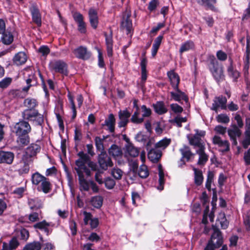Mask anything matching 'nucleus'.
I'll return each mask as SVG.
<instances>
[{
    "label": "nucleus",
    "instance_id": "1",
    "mask_svg": "<svg viewBox=\"0 0 250 250\" xmlns=\"http://www.w3.org/2000/svg\"><path fill=\"white\" fill-rule=\"evenodd\" d=\"M79 159L75 161L76 167L75 170L76 171L78 176H84L85 173L87 176H91V170L86 166V164L89 160L88 156L83 151L78 153Z\"/></svg>",
    "mask_w": 250,
    "mask_h": 250
},
{
    "label": "nucleus",
    "instance_id": "2",
    "mask_svg": "<svg viewBox=\"0 0 250 250\" xmlns=\"http://www.w3.org/2000/svg\"><path fill=\"white\" fill-rule=\"evenodd\" d=\"M31 181L33 185L39 186L37 188L38 191L48 193L51 190V184L48 179L38 172L32 174Z\"/></svg>",
    "mask_w": 250,
    "mask_h": 250
},
{
    "label": "nucleus",
    "instance_id": "3",
    "mask_svg": "<svg viewBox=\"0 0 250 250\" xmlns=\"http://www.w3.org/2000/svg\"><path fill=\"white\" fill-rule=\"evenodd\" d=\"M213 233L211 235V239L208 242L205 250H214L219 248L223 244V239L221 231L215 226H212Z\"/></svg>",
    "mask_w": 250,
    "mask_h": 250
},
{
    "label": "nucleus",
    "instance_id": "4",
    "mask_svg": "<svg viewBox=\"0 0 250 250\" xmlns=\"http://www.w3.org/2000/svg\"><path fill=\"white\" fill-rule=\"evenodd\" d=\"M209 70L213 77L217 82L224 80V75L223 68L219 65L218 62L214 56L211 57Z\"/></svg>",
    "mask_w": 250,
    "mask_h": 250
},
{
    "label": "nucleus",
    "instance_id": "5",
    "mask_svg": "<svg viewBox=\"0 0 250 250\" xmlns=\"http://www.w3.org/2000/svg\"><path fill=\"white\" fill-rule=\"evenodd\" d=\"M196 133L194 135H188L187 138L189 144L198 147V149L205 148V144L202 142L201 138L205 135L206 132L203 130H195Z\"/></svg>",
    "mask_w": 250,
    "mask_h": 250
},
{
    "label": "nucleus",
    "instance_id": "6",
    "mask_svg": "<svg viewBox=\"0 0 250 250\" xmlns=\"http://www.w3.org/2000/svg\"><path fill=\"white\" fill-rule=\"evenodd\" d=\"M22 117L25 120L36 121L39 125L43 122V116L39 114L37 110L33 109L25 110L22 112Z\"/></svg>",
    "mask_w": 250,
    "mask_h": 250
},
{
    "label": "nucleus",
    "instance_id": "7",
    "mask_svg": "<svg viewBox=\"0 0 250 250\" xmlns=\"http://www.w3.org/2000/svg\"><path fill=\"white\" fill-rule=\"evenodd\" d=\"M40 149L41 147L39 145L31 144L26 148L25 153L22 158H24L26 162H33L35 157L40 152Z\"/></svg>",
    "mask_w": 250,
    "mask_h": 250
},
{
    "label": "nucleus",
    "instance_id": "8",
    "mask_svg": "<svg viewBox=\"0 0 250 250\" xmlns=\"http://www.w3.org/2000/svg\"><path fill=\"white\" fill-rule=\"evenodd\" d=\"M49 66L50 69L55 72H59L63 75L67 74L66 64L61 61H56L51 62Z\"/></svg>",
    "mask_w": 250,
    "mask_h": 250
},
{
    "label": "nucleus",
    "instance_id": "9",
    "mask_svg": "<svg viewBox=\"0 0 250 250\" xmlns=\"http://www.w3.org/2000/svg\"><path fill=\"white\" fill-rule=\"evenodd\" d=\"M14 129L17 135L27 134L31 131L30 125L25 121H21L17 123Z\"/></svg>",
    "mask_w": 250,
    "mask_h": 250
},
{
    "label": "nucleus",
    "instance_id": "10",
    "mask_svg": "<svg viewBox=\"0 0 250 250\" xmlns=\"http://www.w3.org/2000/svg\"><path fill=\"white\" fill-rule=\"evenodd\" d=\"M98 162L100 167L104 170H106L108 167H111L113 165L111 159L104 152H101L99 155Z\"/></svg>",
    "mask_w": 250,
    "mask_h": 250
},
{
    "label": "nucleus",
    "instance_id": "11",
    "mask_svg": "<svg viewBox=\"0 0 250 250\" xmlns=\"http://www.w3.org/2000/svg\"><path fill=\"white\" fill-rule=\"evenodd\" d=\"M212 141L214 144L218 146L220 151L225 152L229 150L230 144L228 141L223 140L220 137L215 135L213 138Z\"/></svg>",
    "mask_w": 250,
    "mask_h": 250
},
{
    "label": "nucleus",
    "instance_id": "12",
    "mask_svg": "<svg viewBox=\"0 0 250 250\" xmlns=\"http://www.w3.org/2000/svg\"><path fill=\"white\" fill-rule=\"evenodd\" d=\"M74 55L77 58L82 60L88 59L91 56V53L86 47L80 46L73 51Z\"/></svg>",
    "mask_w": 250,
    "mask_h": 250
},
{
    "label": "nucleus",
    "instance_id": "13",
    "mask_svg": "<svg viewBox=\"0 0 250 250\" xmlns=\"http://www.w3.org/2000/svg\"><path fill=\"white\" fill-rule=\"evenodd\" d=\"M227 101V100L226 97L222 96L215 97L213 100V103H212L211 109L212 110L215 111L216 112L219 108L225 109L226 108Z\"/></svg>",
    "mask_w": 250,
    "mask_h": 250
},
{
    "label": "nucleus",
    "instance_id": "14",
    "mask_svg": "<svg viewBox=\"0 0 250 250\" xmlns=\"http://www.w3.org/2000/svg\"><path fill=\"white\" fill-rule=\"evenodd\" d=\"M15 157L14 154L10 151H0V164H11Z\"/></svg>",
    "mask_w": 250,
    "mask_h": 250
},
{
    "label": "nucleus",
    "instance_id": "15",
    "mask_svg": "<svg viewBox=\"0 0 250 250\" xmlns=\"http://www.w3.org/2000/svg\"><path fill=\"white\" fill-rule=\"evenodd\" d=\"M140 150L132 144H128L125 146V156L136 157L139 155Z\"/></svg>",
    "mask_w": 250,
    "mask_h": 250
},
{
    "label": "nucleus",
    "instance_id": "16",
    "mask_svg": "<svg viewBox=\"0 0 250 250\" xmlns=\"http://www.w3.org/2000/svg\"><path fill=\"white\" fill-rule=\"evenodd\" d=\"M174 91L170 92L171 98L175 101L180 102L181 100H184L186 102L188 101V98L184 92L181 91L178 86L177 88H173Z\"/></svg>",
    "mask_w": 250,
    "mask_h": 250
},
{
    "label": "nucleus",
    "instance_id": "17",
    "mask_svg": "<svg viewBox=\"0 0 250 250\" xmlns=\"http://www.w3.org/2000/svg\"><path fill=\"white\" fill-rule=\"evenodd\" d=\"M88 17L91 26L96 29L99 22L97 11L93 8H90L88 11Z\"/></svg>",
    "mask_w": 250,
    "mask_h": 250
},
{
    "label": "nucleus",
    "instance_id": "18",
    "mask_svg": "<svg viewBox=\"0 0 250 250\" xmlns=\"http://www.w3.org/2000/svg\"><path fill=\"white\" fill-rule=\"evenodd\" d=\"M130 116V113L127 110H121L119 112L120 122L118 123L119 127H125L128 123V118Z\"/></svg>",
    "mask_w": 250,
    "mask_h": 250
},
{
    "label": "nucleus",
    "instance_id": "19",
    "mask_svg": "<svg viewBox=\"0 0 250 250\" xmlns=\"http://www.w3.org/2000/svg\"><path fill=\"white\" fill-rule=\"evenodd\" d=\"M130 13L129 12H126L123 15V20L121 22V27L123 29H125L127 34H128L130 31L132 26V22L130 20Z\"/></svg>",
    "mask_w": 250,
    "mask_h": 250
},
{
    "label": "nucleus",
    "instance_id": "20",
    "mask_svg": "<svg viewBox=\"0 0 250 250\" xmlns=\"http://www.w3.org/2000/svg\"><path fill=\"white\" fill-rule=\"evenodd\" d=\"M167 75L170 82V84L173 88H177L179 86L180 78L178 74L173 70L168 71Z\"/></svg>",
    "mask_w": 250,
    "mask_h": 250
},
{
    "label": "nucleus",
    "instance_id": "21",
    "mask_svg": "<svg viewBox=\"0 0 250 250\" xmlns=\"http://www.w3.org/2000/svg\"><path fill=\"white\" fill-rule=\"evenodd\" d=\"M104 36L105 38L107 54L109 57H111L113 55V39L112 32L110 31L109 34L104 33Z\"/></svg>",
    "mask_w": 250,
    "mask_h": 250
},
{
    "label": "nucleus",
    "instance_id": "22",
    "mask_svg": "<svg viewBox=\"0 0 250 250\" xmlns=\"http://www.w3.org/2000/svg\"><path fill=\"white\" fill-rule=\"evenodd\" d=\"M161 156V151L156 148L151 149L148 153V159L153 163L157 162Z\"/></svg>",
    "mask_w": 250,
    "mask_h": 250
},
{
    "label": "nucleus",
    "instance_id": "23",
    "mask_svg": "<svg viewBox=\"0 0 250 250\" xmlns=\"http://www.w3.org/2000/svg\"><path fill=\"white\" fill-rule=\"evenodd\" d=\"M194 171V184L197 186H199L202 184L204 180V176L202 170L196 168H193Z\"/></svg>",
    "mask_w": 250,
    "mask_h": 250
},
{
    "label": "nucleus",
    "instance_id": "24",
    "mask_svg": "<svg viewBox=\"0 0 250 250\" xmlns=\"http://www.w3.org/2000/svg\"><path fill=\"white\" fill-rule=\"evenodd\" d=\"M109 155L115 159H118L122 157L123 152L121 148L116 145H112L108 149Z\"/></svg>",
    "mask_w": 250,
    "mask_h": 250
},
{
    "label": "nucleus",
    "instance_id": "25",
    "mask_svg": "<svg viewBox=\"0 0 250 250\" xmlns=\"http://www.w3.org/2000/svg\"><path fill=\"white\" fill-rule=\"evenodd\" d=\"M32 16V19L38 26L41 25V17L39 9L35 6H32L30 8Z\"/></svg>",
    "mask_w": 250,
    "mask_h": 250
},
{
    "label": "nucleus",
    "instance_id": "26",
    "mask_svg": "<svg viewBox=\"0 0 250 250\" xmlns=\"http://www.w3.org/2000/svg\"><path fill=\"white\" fill-rule=\"evenodd\" d=\"M180 151L182 154V157L181 161L182 162V159H186L187 161H189L190 158L194 156V154L192 153L190 148L187 146H184L182 148L180 149Z\"/></svg>",
    "mask_w": 250,
    "mask_h": 250
},
{
    "label": "nucleus",
    "instance_id": "27",
    "mask_svg": "<svg viewBox=\"0 0 250 250\" xmlns=\"http://www.w3.org/2000/svg\"><path fill=\"white\" fill-rule=\"evenodd\" d=\"M50 226V223L47 222L45 220L37 223L34 225V227L35 229L44 231L47 235L50 233V230L49 229Z\"/></svg>",
    "mask_w": 250,
    "mask_h": 250
},
{
    "label": "nucleus",
    "instance_id": "28",
    "mask_svg": "<svg viewBox=\"0 0 250 250\" xmlns=\"http://www.w3.org/2000/svg\"><path fill=\"white\" fill-rule=\"evenodd\" d=\"M115 125V119L112 114H110L104 121V125L107 127L108 130L111 133L114 132Z\"/></svg>",
    "mask_w": 250,
    "mask_h": 250
},
{
    "label": "nucleus",
    "instance_id": "29",
    "mask_svg": "<svg viewBox=\"0 0 250 250\" xmlns=\"http://www.w3.org/2000/svg\"><path fill=\"white\" fill-rule=\"evenodd\" d=\"M228 135L229 138L240 137L242 131L236 125H231V128L228 130Z\"/></svg>",
    "mask_w": 250,
    "mask_h": 250
},
{
    "label": "nucleus",
    "instance_id": "30",
    "mask_svg": "<svg viewBox=\"0 0 250 250\" xmlns=\"http://www.w3.org/2000/svg\"><path fill=\"white\" fill-rule=\"evenodd\" d=\"M154 111L159 115H162L167 112V109L163 102H157L153 104Z\"/></svg>",
    "mask_w": 250,
    "mask_h": 250
},
{
    "label": "nucleus",
    "instance_id": "31",
    "mask_svg": "<svg viewBox=\"0 0 250 250\" xmlns=\"http://www.w3.org/2000/svg\"><path fill=\"white\" fill-rule=\"evenodd\" d=\"M27 60L26 54L22 52L17 53L13 59L14 62L17 65H21L25 62Z\"/></svg>",
    "mask_w": 250,
    "mask_h": 250
},
{
    "label": "nucleus",
    "instance_id": "32",
    "mask_svg": "<svg viewBox=\"0 0 250 250\" xmlns=\"http://www.w3.org/2000/svg\"><path fill=\"white\" fill-rule=\"evenodd\" d=\"M198 3L202 6L206 7L212 11H215L216 9L214 5L216 3V0H197Z\"/></svg>",
    "mask_w": 250,
    "mask_h": 250
},
{
    "label": "nucleus",
    "instance_id": "33",
    "mask_svg": "<svg viewBox=\"0 0 250 250\" xmlns=\"http://www.w3.org/2000/svg\"><path fill=\"white\" fill-rule=\"evenodd\" d=\"M227 73L228 76L232 79L233 81L236 82L240 76V72L236 70L234 67L228 66L227 67Z\"/></svg>",
    "mask_w": 250,
    "mask_h": 250
},
{
    "label": "nucleus",
    "instance_id": "34",
    "mask_svg": "<svg viewBox=\"0 0 250 250\" xmlns=\"http://www.w3.org/2000/svg\"><path fill=\"white\" fill-rule=\"evenodd\" d=\"M205 148H200L196 150V153L199 155L198 164L204 165L208 160V156L205 153Z\"/></svg>",
    "mask_w": 250,
    "mask_h": 250
},
{
    "label": "nucleus",
    "instance_id": "35",
    "mask_svg": "<svg viewBox=\"0 0 250 250\" xmlns=\"http://www.w3.org/2000/svg\"><path fill=\"white\" fill-rule=\"evenodd\" d=\"M81 190L88 191L90 187V181L88 182L84 178V176H78Z\"/></svg>",
    "mask_w": 250,
    "mask_h": 250
},
{
    "label": "nucleus",
    "instance_id": "36",
    "mask_svg": "<svg viewBox=\"0 0 250 250\" xmlns=\"http://www.w3.org/2000/svg\"><path fill=\"white\" fill-rule=\"evenodd\" d=\"M162 39L163 36H159L155 39L152 47L151 55L152 57H154L156 55L158 50L161 43Z\"/></svg>",
    "mask_w": 250,
    "mask_h": 250
},
{
    "label": "nucleus",
    "instance_id": "37",
    "mask_svg": "<svg viewBox=\"0 0 250 250\" xmlns=\"http://www.w3.org/2000/svg\"><path fill=\"white\" fill-rule=\"evenodd\" d=\"M194 47V44L191 41H187L181 44L179 52L182 54L184 52L192 49Z\"/></svg>",
    "mask_w": 250,
    "mask_h": 250
},
{
    "label": "nucleus",
    "instance_id": "38",
    "mask_svg": "<svg viewBox=\"0 0 250 250\" xmlns=\"http://www.w3.org/2000/svg\"><path fill=\"white\" fill-rule=\"evenodd\" d=\"M159 170V186L157 187V188L162 190L164 188V185L165 183L164 181V173L162 169L161 165H159L158 167Z\"/></svg>",
    "mask_w": 250,
    "mask_h": 250
},
{
    "label": "nucleus",
    "instance_id": "39",
    "mask_svg": "<svg viewBox=\"0 0 250 250\" xmlns=\"http://www.w3.org/2000/svg\"><path fill=\"white\" fill-rule=\"evenodd\" d=\"M170 142L171 140L170 139L165 138L157 142L155 146L156 148L164 149L170 144Z\"/></svg>",
    "mask_w": 250,
    "mask_h": 250
},
{
    "label": "nucleus",
    "instance_id": "40",
    "mask_svg": "<svg viewBox=\"0 0 250 250\" xmlns=\"http://www.w3.org/2000/svg\"><path fill=\"white\" fill-rule=\"evenodd\" d=\"M42 245L39 242L34 241L27 244L23 250H40Z\"/></svg>",
    "mask_w": 250,
    "mask_h": 250
},
{
    "label": "nucleus",
    "instance_id": "41",
    "mask_svg": "<svg viewBox=\"0 0 250 250\" xmlns=\"http://www.w3.org/2000/svg\"><path fill=\"white\" fill-rule=\"evenodd\" d=\"M2 34L1 40L2 42L5 44H10L13 41V37L11 33L9 32H5Z\"/></svg>",
    "mask_w": 250,
    "mask_h": 250
},
{
    "label": "nucleus",
    "instance_id": "42",
    "mask_svg": "<svg viewBox=\"0 0 250 250\" xmlns=\"http://www.w3.org/2000/svg\"><path fill=\"white\" fill-rule=\"evenodd\" d=\"M103 199L100 196L93 197L91 200L92 205L96 208H100L103 204Z\"/></svg>",
    "mask_w": 250,
    "mask_h": 250
},
{
    "label": "nucleus",
    "instance_id": "43",
    "mask_svg": "<svg viewBox=\"0 0 250 250\" xmlns=\"http://www.w3.org/2000/svg\"><path fill=\"white\" fill-rule=\"evenodd\" d=\"M24 105L28 108V109L34 108L38 104L36 100L32 98H27L24 101Z\"/></svg>",
    "mask_w": 250,
    "mask_h": 250
},
{
    "label": "nucleus",
    "instance_id": "44",
    "mask_svg": "<svg viewBox=\"0 0 250 250\" xmlns=\"http://www.w3.org/2000/svg\"><path fill=\"white\" fill-rule=\"evenodd\" d=\"M137 174L141 178H146L149 175L146 166L144 165H141Z\"/></svg>",
    "mask_w": 250,
    "mask_h": 250
},
{
    "label": "nucleus",
    "instance_id": "45",
    "mask_svg": "<svg viewBox=\"0 0 250 250\" xmlns=\"http://www.w3.org/2000/svg\"><path fill=\"white\" fill-rule=\"evenodd\" d=\"M17 142L22 146L27 145L29 143V137L27 134L18 135Z\"/></svg>",
    "mask_w": 250,
    "mask_h": 250
},
{
    "label": "nucleus",
    "instance_id": "46",
    "mask_svg": "<svg viewBox=\"0 0 250 250\" xmlns=\"http://www.w3.org/2000/svg\"><path fill=\"white\" fill-rule=\"evenodd\" d=\"M139 116V111H135L131 118V121L136 124L142 123L144 121V118L143 117H140Z\"/></svg>",
    "mask_w": 250,
    "mask_h": 250
},
{
    "label": "nucleus",
    "instance_id": "47",
    "mask_svg": "<svg viewBox=\"0 0 250 250\" xmlns=\"http://www.w3.org/2000/svg\"><path fill=\"white\" fill-rule=\"evenodd\" d=\"M187 121V117H182L180 116H177L173 120L170 121V122L173 124H176L178 127L182 126V123H185Z\"/></svg>",
    "mask_w": 250,
    "mask_h": 250
},
{
    "label": "nucleus",
    "instance_id": "48",
    "mask_svg": "<svg viewBox=\"0 0 250 250\" xmlns=\"http://www.w3.org/2000/svg\"><path fill=\"white\" fill-rule=\"evenodd\" d=\"M213 172L211 171H208V177L206 182V188L209 191L211 190V185L213 182Z\"/></svg>",
    "mask_w": 250,
    "mask_h": 250
},
{
    "label": "nucleus",
    "instance_id": "49",
    "mask_svg": "<svg viewBox=\"0 0 250 250\" xmlns=\"http://www.w3.org/2000/svg\"><path fill=\"white\" fill-rule=\"evenodd\" d=\"M67 96H68V100H69V103H70V105H71V109L72 110V112H73L72 118H75L76 117V116L77 112H76V107H75L74 101V100H73V97L71 95V94H70V92H68Z\"/></svg>",
    "mask_w": 250,
    "mask_h": 250
},
{
    "label": "nucleus",
    "instance_id": "50",
    "mask_svg": "<svg viewBox=\"0 0 250 250\" xmlns=\"http://www.w3.org/2000/svg\"><path fill=\"white\" fill-rule=\"evenodd\" d=\"M123 171L117 167L114 168L111 171V174L114 178L117 180H120L122 178L123 176Z\"/></svg>",
    "mask_w": 250,
    "mask_h": 250
},
{
    "label": "nucleus",
    "instance_id": "51",
    "mask_svg": "<svg viewBox=\"0 0 250 250\" xmlns=\"http://www.w3.org/2000/svg\"><path fill=\"white\" fill-rule=\"evenodd\" d=\"M216 119L218 123L228 124L229 122V118L228 115L225 114H220L216 117Z\"/></svg>",
    "mask_w": 250,
    "mask_h": 250
},
{
    "label": "nucleus",
    "instance_id": "52",
    "mask_svg": "<svg viewBox=\"0 0 250 250\" xmlns=\"http://www.w3.org/2000/svg\"><path fill=\"white\" fill-rule=\"evenodd\" d=\"M22 162L23 164V166L20 170L21 173H27L30 169L29 166L33 162H26L24 160V158H22Z\"/></svg>",
    "mask_w": 250,
    "mask_h": 250
},
{
    "label": "nucleus",
    "instance_id": "53",
    "mask_svg": "<svg viewBox=\"0 0 250 250\" xmlns=\"http://www.w3.org/2000/svg\"><path fill=\"white\" fill-rule=\"evenodd\" d=\"M244 139L242 141V145L244 148H247L250 145V133L244 132Z\"/></svg>",
    "mask_w": 250,
    "mask_h": 250
},
{
    "label": "nucleus",
    "instance_id": "54",
    "mask_svg": "<svg viewBox=\"0 0 250 250\" xmlns=\"http://www.w3.org/2000/svg\"><path fill=\"white\" fill-rule=\"evenodd\" d=\"M104 139L101 138L100 137H96L95 138V145L97 149L104 152V146H103Z\"/></svg>",
    "mask_w": 250,
    "mask_h": 250
},
{
    "label": "nucleus",
    "instance_id": "55",
    "mask_svg": "<svg viewBox=\"0 0 250 250\" xmlns=\"http://www.w3.org/2000/svg\"><path fill=\"white\" fill-rule=\"evenodd\" d=\"M104 184L105 187L108 189H112L115 185V181L111 178H107L105 181H104Z\"/></svg>",
    "mask_w": 250,
    "mask_h": 250
},
{
    "label": "nucleus",
    "instance_id": "56",
    "mask_svg": "<svg viewBox=\"0 0 250 250\" xmlns=\"http://www.w3.org/2000/svg\"><path fill=\"white\" fill-rule=\"evenodd\" d=\"M130 171L134 174H137L138 168V164L136 161H131L129 162Z\"/></svg>",
    "mask_w": 250,
    "mask_h": 250
},
{
    "label": "nucleus",
    "instance_id": "57",
    "mask_svg": "<svg viewBox=\"0 0 250 250\" xmlns=\"http://www.w3.org/2000/svg\"><path fill=\"white\" fill-rule=\"evenodd\" d=\"M216 57L218 60L224 62L227 59L228 55L225 52L220 50L217 51Z\"/></svg>",
    "mask_w": 250,
    "mask_h": 250
},
{
    "label": "nucleus",
    "instance_id": "58",
    "mask_svg": "<svg viewBox=\"0 0 250 250\" xmlns=\"http://www.w3.org/2000/svg\"><path fill=\"white\" fill-rule=\"evenodd\" d=\"M142 111L143 112L142 117H148L151 114V110L149 108H147L146 105H143L141 106Z\"/></svg>",
    "mask_w": 250,
    "mask_h": 250
},
{
    "label": "nucleus",
    "instance_id": "59",
    "mask_svg": "<svg viewBox=\"0 0 250 250\" xmlns=\"http://www.w3.org/2000/svg\"><path fill=\"white\" fill-rule=\"evenodd\" d=\"M38 52L41 53L42 56L46 57L50 53V49L47 46L42 45L39 48Z\"/></svg>",
    "mask_w": 250,
    "mask_h": 250
},
{
    "label": "nucleus",
    "instance_id": "60",
    "mask_svg": "<svg viewBox=\"0 0 250 250\" xmlns=\"http://www.w3.org/2000/svg\"><path fill=\"white\" fill-rule=\"evenodd\" d=\"M244 224L248 230H250V214L248 212L244 216Z\"/></svg>",
    "mask_w": 250,
    "mask_h": 250
},
{
    "label": "nucleus",
    "instance_id": "61",
    "mask_svg": "<svg viewBox=\"0 0 250 250\" xmlns=\"http://www.w3.org/2000/svg\"><path fill=\"white\" fill-rule=\"evenodd\" d=\"M170 106L171 110L175 113H181L183 110V108L177 104H172Z\"/></svg>",
    "mask_w": 250,
    "mask_h": 250
},
{
    "label": "nucleus",
    "instance_id": "62",
    "mask_svg": "<svg viewBox=\"0 0 250 250\" xmlns=\"http://www.w3.org/2000/svg\"><path fill=\"white\" fill-rule=\"evenodd\" d=\"M12 79L10 78H5L0 82V87L4 88L7 87L11 83Z\"/></svg>",
    "mask_w": 250,
    "mask_h": 250
},
{
    "label": "nucleus",
    "instance_id": "63",
    "mask_svg": "<svg viewBox=\"0 0 250 250\" xmlns=\"http://www.w3.org/2000/svg\"><path fill=\"white\" fill-rule=\"evenodd\" d=\"M158 5H159L158 0H152L149 3L148 6V9L150 11H152L156 8L157 6Z\"/></svg>",
    "mask_w": 250,
    "mask_h": 250
},
{
    "label": "nucleus",
    "instance_id": "64",
    "mask_svg": "<svg viewBox=\"0 0 250 250\" xmlns=\"http://www.w3.org/2000/svg\"><path fill=\"white\" fill-rule=\"evenodd\" d=\"M244 206L250 207V190L247 191L245 194Z\"/></svg>",
    "mask_w": 250,
    "mask_h": 250
}]
</instances>
